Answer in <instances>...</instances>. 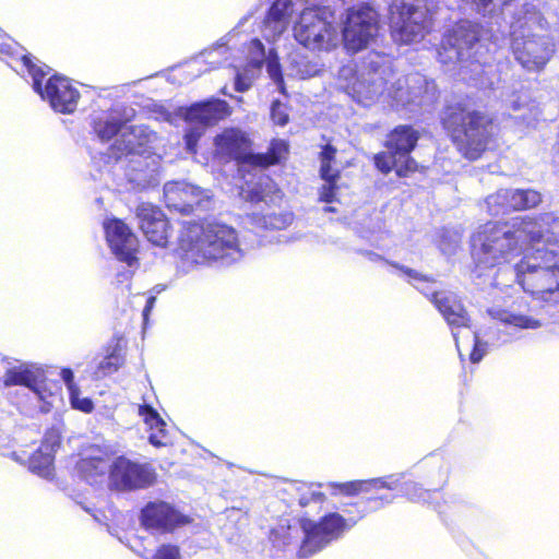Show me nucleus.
<instances>
[{
	"instance_id": "nucleus-50",
	"label": "nucleus",
	"mask_w": 559,
	"mask_h": 559,
	"mask_svg": "<svg viewBox=\"0 0 559 559\" xmlns=\"http://www.w3.org/2000/svg\"><path fill=\"white\" fill-rule=\"evenodd\" d=\"M337 179L338 178L322 179L324 183L319 189V200L321 202L334 203L338 201V186L336 185Z\"/></svg>"
},
{
	"instance_id": "nucleus-47",
	"label": "nucleus",
	"mask_w": 559,
	"mask_h": 559,
	"mask_svg": "<svg viewBox=\"0 0 559 559\" xmlns=\"http://www.w3.org/2000/svg\"><path fill=\"white\" fill-rule=\"evenodd\" d=\"M266 61V71L270 75V78L274 81V83L277 84L278 90L283 93L284 92V85H283V75L281 72V67L277 60V57L273 49L269 50L267 58H265Z\"/></svg>"
},
{
	"instance_id": "nucleus-24",
	"label": "nucleus",
	"mask_w": 559,
	"mask_h": 559,
	"mask_svg": "<svg viewBox=\"0 0 559 559\" xmlns=\"http://www.w3.org/2000/svg\"><path fill=\"white\" fill-rule=\"evenodd\" d=\"M135 117V110L132 107L122 106L104 112L93 120L95 134L104 142L111 140L123 130V126Z\"/></svg>"
},
{
	"instance_id": "nucleus-22",
	"label": "nucleus",
	"mask_w": 559,
	"mask_h": 559,
	"mask_svg": "<svg viewBox=\"0 0 559 559\" xmlns=\"http://www.w3.org/2000/svg\"><path fill=\"white\" fill-rule=\"evenodd\" d=\"M135 215L147 240L154 246L165 248L168 245L169 224L163 211L152 203H141Z\"/></svg>"
},
{
	"instance_id": "nucleus-42",
	"label": "nucleus",
	"mask_w": 559,
	"mask_h": 559,
	"mask_svg": "<svg viewBox=\"0 0 559 559\" xmlns=\"http://www.w3.org/2000/svg\"><path fill=\"white\" fill-rule=\"evenodd\" d=\"M374 164L377 168L383 173L388 174L393 168H395L396 174L400 177L406 176L412 170H406V162L399 158V155H396L394 152L390 153V150L386 152L379 153L374 156Z\"/></svg>"
},
{
	"instance_id": "nucleus-44",
	"label": "nucleus",
	"mask_w": 559,
	"mask_h": 559,
	"mask_svg": "<svg viewBox=\"0 0 559 559\" xmlns=\"http://www.w3.org/2000/svg\"><path fill=\"white\" fill-rule=\"evenodd\" d=\"M336 150L332 145H325L320 154L321 167L320 176L322 179L338 178L340 173L332 168V162L335 159Z\"/></svg>"
},
{
	"instance_id": "nucleus-8",
	"label": "nucleus",
	"mask_w": 559,
	"mask_h": 559,
	"mask_svg": "<svg viewBox=\"0 0 559 559\" xmlns=\"http://www.w3.org/2000/svg\"><path fill=\"white\" fill-rule=\"evenodd\" d=\"M22 64L33 79L34 91L47 100L55 111L71 114L76 109L80 93L68 78L51 75L43 86L41 81L51 69L48 66H38L26 55L22 57Z\"/></svg>"
},
{
	"instance_id": "nucleus-7",
	"label": "nucleus",
	"mask_w": 559,
	"mask_h": 559,
	"mask_svg": "<svg viewBox=\"0 0 559 559\" xmlns=\"http://www.w3.org/2000/svg\"><path fill=\"white\" fill-rule=\"evenodd\" d=\"M298 44L311 51H331L338 46L340 35L328 5L306 7L293 26Z\"/></svg>"
},
{
	"instance_id": "nucleus-37",
	"label": "nucleus",
	"mask_w": 559,
	"mask_h": 559,
	"mask_svg": "<svg viewBox=\"0 0 559 559\" xmlns=\"http://www.w3.org/2000/svg\"><path fill=\"white\" fill-rule=\"evenodd\" d=\"M524 218L535 221L537 223V229L540 230V237L534 241H530L531 245L544 241L547 243H554L559 246L558 216H555L552 213H544L537 217L525 216Z\"/></svg>"
},
{
	"instance_id": "nucleus-21",
	"label": "nucleus",
	"mask_w": 559,
	"mask_h": 559,
	"mask_svg": "<svg viewBox=\"0 0 559 559\" xmlns=\"http://www.w3.org/2000/svg\"><path fill=\"white\" fill-rule=\"evenodd\" d=\"M141 521L146 528L166 533L189 523V518L165 501H154L142 509Z\"/></svg>"
},
{
	"instance_id": "nucleus-17",
	"label": "nucleus",
	"mask_w": 559,
	"mask_h": 559,
	"mask_svg": "<svg viewBox=\"0 0 559 559\" xmlns=\"http://www.w3.org/2000/svg\"><path fill=\"white\" fill-rule=\"evenodd\" d=\"M46 377L45 371L37 365L33 364H19L8 368L3 376V384L5 386L24 385L32 390L35 395L50 406L56 399L55 395L46 390ZM45 412L48 411L46 406H43Z\"/></svg>"
},
{
	"instance_id": "nucleus-55",
	"label": "nucleus",
	"mask_w": 559,
	"mask_h": 559,
	"mask_svg": "<svg viewBox=\"0 0 559 559\" xmlns=\"http://www.w3.org/2000/svg\"><path fill=\"white\" fill-rule=\"evenodd\" d=\"M61 378L66 382L69 392H71L72 389H78L73 383V372L70 369H62Z\"/></svg>"
},
{
	"instance_id": "nucleus-57",
	"label": "nucleus",
	"mask_w": 559,
	"mask_h": 559,
	"mask_svg": "<svg viewBox=\"0 0 559 559\" xmlns=\"http://www.w3.org/2000/svg\"><path fill=\"white\" fill-rule=\"evenodd\" d=\"M155 301H156V298L154 296H151V297L147 298L146 305H145V307L143 309V318H144V320H147L148 313L152 310V308L154 307Z\"/></svg>"
},
{
	"instance_id": "nucleus-31",
	"label": "nucleus",
	"mask_w": 559,
	"mask_h": 559,
	"mask_svg": "<svg viewBox=\"0 0 559 559\" xmlns=\"http://www.w3.org/2000/svg\"><path fill=\"white\" fill-rule=\"evenodd\" d=\"M59 445V436L56 432L47 433L40 448L28 460L29 471L43 478H50L53 475V453Z\"/></svg>"
},
{
	"instance_id": "nucleus-49",
	"label": "nucleus",
	"mask_w": 559,
	"mask_h": 559,
	"mask_svg": "<svg viewBox=\"0 0 559 559\" xmlns=\"http://www.w3.org/2000/svg\"><path fill=\"white\" fill-rule=\"evenodd\" d=\"M404 493L413 502H428L431 497L429 490L423 489L417 483L407 481L403 486Z\"/></svg>"
},
{
	"instance_id": "nucleus-28",
	"label": "nucleus",
	"mask_w": 559,
	"mask_h": 559,
	"mask_svg": "<svg viewBox=\"0 0 559 559\" xmlns=\"http://www.w3.org/2000/svg\"><path fill=\"white\" fill-rule=\"evenodd\" d=\"M418 141L417 132L408 126L395 128L388 136L386 148L390 153L399 155L400 159L406 162V170H416V162L409 157V153Z\"/></svg>"
},
{
	"instance_id": "nucleus-36",
	"label": "nucleus",
	"mask_w": 559,
	"mask_h": 559,
	"mask_svg": "<svg viewBox=\"0 0 559 559\" xmlns=\"http://www.w3.org/2000/svg\"><path fill=\"white\" fill-rule=\"evenodd\" d=\"M320 487L321 485L294 483L290 490L295 492L301 508L309 507L311 511H318L325 500L324 493L319 490Z\"/></svg>"
},
{
	"instance_id": "nucleus-2",
	"label": "nucleus",
	"mask_w": 559,
	"mask_h": 559,
	"mask_svg": "<svg viewBox=\"0 0 559 559\" xmlns=\"http://www.w3.org/2000/svg\"><path fill=\"white\" fill-rule=\"evenodd\" d=\"M177 253L185 271L197 265H231L243 258L235 228L219 222L185 224L178 236Z\"/></svg>"
},
{
	"instance_id": "nucleus-35",
	"label": "nucleus",
	"mask_w": 559,
	"mask_h": 559,
	"mask_svg": "<svg viewBox=\"0 0 559 559\" xmlns=\"http://www.w3.org/2000/svg\"><path fill=\"white\" fill-rule=\"evenodd\" d=\"M139 415L152 430L148 437L150 442L155 447L167 445L169 443V438L165 428L166 424L158 413L150 405H141L139 407Z\"/></svg>"
},
{
	"instance_id": "nucleus-11",
	"label": "nucleus",
	"mask_w": 559,
	"mask_h": 559,
	"mask_svg": "<svg viewBox=\"0 0 559 559\" xmlns=\"http://www.w3.org/2000/svg\"><path fill=\"white\" fill-rule=\"evenodd\" d=\"M391 266L400 270L404 275L409 278V282L416 289L423 293L425 296L430 297V300L435 304L439 312L442 314L444 320L450 326L454 328H467L468 317L461 304L457 296L451 292H435L428 288V280L421 276L416 271L400 265L397 263L388 262Z\"/></svg>"
},
{
	"instance_id": "nucleus-59",
	"label": "nucleus",
	"mask_w": 559,
	"mask_h": 559,
	"mask_svg": "<svg viewBox=\"0 0 559 559\" xmlns=\"http://www.w3.org/2000/svg\"><path fill=\"white\" fill-rule=\"evenodd\" d=\"M307 7L325 5L324 0H301Z\"/></svg>"
},
{
	"instance_id": "nucleus-54",
	"label": "nucleus",
	"mask_w": 559,
	"mask_h": 559,
	"mask_svg": "<svg viewBox=\"0 0 559 559\" xmlns=\"http://www.w3.org/2000/svg\"><path fill=\"white\" fill-rule=\"evenodd\" d=\"M154 559H180L179 548L173 545H163Z\"/></svg>"
},
{
	"instance_id": "nucleus-33",
	"label": "nucleus",
	"mask_w": 559,
	"mask_h": 559,
	"mask_svg": "<svg viewBox=\"0 0 559 559\" xmlns=\"http://www.w3.org/2000/svg\"><path fill=\"white\" fill-rule=\"evenodd\" d=\"M235 36L236 34H229L226 43L217 44L216 46L201 52L188 64V68L191 69L190 73L193 74V76L200 75L202 72L201 66L203 64L210 66V68L205 69L204 72L223 64H228L236 68L233 62H227V55L231 49L229 43L234 39Z\"/></svg>"
},
{
	"instance_id": "nucleus-13",
	"label": "nucleus",
	"mask_w": 559,
	"mask_h": 559,
	"mask_svg": "<svg viewBox=\"0 0 559 559\" xmlns=\"http://www.w3.org/2000/svg\"><path fill=\"white\" fill-rule=\"evenodd\" d=\"M155 481V472L150 464L139 463L126 456H117L110 463L108 487L116 491L144 489Z\"/></svg>"
},
{
	"instance_id": "nucleus-53",
	"label": "nucleus",
	"mask_w": 559,
	"mask_h": 559,
	"mask_svg": "<svg viewBox=\"0 0 559 559\" xmlns=\"http://www.w3.org/2000/svg\"><path fill=\"white\" fill-rule=\"evenodd\" d=\"M70 401L73 408L90 413L93 409V402L87 397H81L79 389H72Z\"/></svg>"
},
{
	"instance_id": "nucleus-41",
	"label": "nucleus",
	"mask_w": 559,
	"mask_h": 559,
	"mask_svg": "<svg viewBox=\"0 0 559 559\" xmlns=\"http://www.w3.org/2000/svg\"><path fill=\"white\" fill-rule=\"evenodd\" d=\"M300 530L292 526L289 520H281L277 526L272 528L270 539L274 547L282 548L299 537Z\"/></svg>"
},
{
	"instance_id": "nucleus-56",
	"label": "nucleus",
	"mask_w": 559,
	"mask_h": 559,
	"mask_svg": "<svg viewBox=\"0 0 559 559\" xmlns=\"http://www.w3.org/2000/svg\"><path fill=\"white\" fill-rule=\"evenodd\" d=\"M369 500L374 501V502L380 501L381 502L380 504L383 506V504L392 503L394 500V497L393 496H371L369 498Z\"/></svg>"
},
{
	"instance_id": "nucleus-12",
	"label": "nucleus",
	"mask_w": 559,
	"mask_h": 559,
	"mask_svg": "<svg viewBox=\"0 0 559 559\" xmlns=\"http://www.w3.org/2000/svg\"><path fill=\"white\" fill-rule=\"evenodd\" d=\"M299 523L304 534L300 556L306 557L321 550L333 539L338 538L345 530L354 526L356 521L346 520L338 513H330L319 523L307 518L300 519Z\"/></svg>"
},
{
	"instance_id": "nucleus-52",
	"label": "nucleus",
	"mask_w": 559,
	"mask_h": 559,
	"mask_svg": "<svg viewBox=\"0 0 559 559\" xmlns=\"http://www.w3.org/2000/svg\"><path fill=\"white\" fill-rule=\"evenodd\" d=\"M271 118L274 123L285 126L288 122L287 107L278 100H274L271 106Z\"/></svg>"
},
{
	"instance_id": "nucleus-4",
	"label": "nucleus",
	"mask_w": 559,
	"mask_h": 559,
	"mask_svg": "<svg viewBox=\"0 0 559 559\" xmlns=\"http://www.w3.org/2000/svg\"><path fill=\"white\" fill-rule=\"evenodd\" d=\"M547 21L535 5L524 4L511 24V51L518 63L528 72L543 71L556 52L554 39L538 31Z\"/></svg>"
},
{
	"instance_id": "nucleus-10",
	"label": "nucleus",
	"mask_w": 559,
	"mask_h": 559,
	"mask_svg": "<svg viewBox=\"0 0 559 559\" xmlns=\"http://www.w3.org/2000/svg\"><path fill=\"white\" fill-rule=\"evenodd\" d=\"M384 76L378 71L359 72L354 62L342 66L337 73L338 87L362 106H370L383 94Z\"/></svg>"
},
{
	"instance_id": "nucleus-60",
	"label": "nucleus",
	"mask_w": 559,
	"mask_h": 559,
	"mask_svg": "<svg viewBox=\"0 0 559 559\" xmlns=\"http://www.w3.org/2000/svg\"><path fill=\"white\" fill-rule=\"evenodd\" d=\"M452 334H453V337H454V341H455V344H456V348L460 353V355H462V352H461V345H460V342H459V335L455 331H452Z\"/></svg>"
},
{
	"instance_id": "nucleus-5",
	"label": "nucleus",
	"mask_w": 559,
	"mask_h": 559,
	"mask_svg": "<svg viewBox=\"0 0 559 559\" xmlns=\"http://www.w3.org/2000/svg\"><path fill=\"white\" fill-rule=\"evenodd\" d=\"M440 0H392L389 7L393 40L409 45L421 41L436 26Z\"/></svg>"
},
{
	"instance_id": "nucleus-29",
	"label": "nucleus",
	"mask_w": 559,
	"mask_h": 559,
	"mask_svg": "<svg viewBox=\"0 0 559 559\" xmlns=\"http://www.w3.org/2000/svg\"><path fill=\"white\" fill-rule=\"evenodd\" d=\"M489 313L493 319L522 330H537L556 323L555 320L527 313L513 307L509 309H492Z\"/></svg>"
},
{
	"instance_id": "nucleus-30",
	"label": "nucleus",
	"mask_w": 559,
	"mask_h": 559,
	"mask_svg": "<svg viewBox=\"0 0 559 559\" xmlns=\"http://www.w3.org/2000/svg\"><path fill=\"white\" fill-rule=\"evenodd\" d=\"M292 11V0H275L272 3L262 28L263 37L267 41H275L286 31Z\"/></svg>"
},
{
	"instance_id": "nucleus-40",
	"label": "nucleus",
	"mask_w": 559,
	"mask_h": 559,
	"mask_svg": "<svg viewBox=\"0 0 559 559\" xmlns=\"http://www.w3.org/2000/svg\"><path fill=\"white\" fill-rule=\"evenodd\" d=\"M513 211H525L542 203V193L534 189H510Z\"/></svg>"
},
{
	"instance_id": "nucleus-26",
	"label": "nucleus",
	"mask_w": 559,
	"mask_h": 559,
	"mask_svg": "<svg viewBox=\"0 0 559 559\" xmlns=\"http://www.w3.org/2000/svg\"><path fill=\"white\" fill-rule=\"evenodd\" d=\"M401 480L400 476L389 475L368 480H353L347 483H331L328 486L333 495L356 496L359 493L377 492L380 489L394 490Z\"/></svg>"
},
{
	"instance_id": "nucleus-18",
	"label": "nucleus",
	"mask_w": 559,
	"mask_h": 559,
	"mask_svg": "<svg viewBox=\"0 0 559 559\" xmlns=\"http://www.w3.org/2000/svg\"><path fill=\"white\" fill-rule=\"evenodd\" d=\"M122 163L126 178L134 188L144 190L159 183V155L147 152L130 157Z\"/></svg>"
},
{
	"instance_id": "nucleus-32",
	"label": "nucleus",
	"mask_w": 559,
	"mask_h": 559,
	"mask_svg": "<svg viewBox=\"0 0 559 559\" xmlns=\"http://www.w3.org/2000/svg\"><path fill=\"white\" fill-rule=\"evenodd\" d=\"M246 49L247 67L242 72L237 71L236 74L235 87L238 92L249 90L255 73L260 71L266 58L264 46L258 38L251 39Z\"/></svg>"
},
{
	"instance_id": "nucleus-38",
	"label": "nucleus",
	"mask_w": 559,
	"mask_h": 559,
	"mask_svg": "<svg viewBox=\"0 0 559 559\" xmlns=\"http://www.w3.org/2000/svg\"><path fill=\"white\" fill-rule=\"evenodd\" d=\"M287 71L288 75L305 80L317 75L321 71V66L318 61L311 60L307 56L293 53L289 57Z\"/></svg>"
},
{
	"instance_id": "nucleus-58",
	"label": "nucleus",
	"mask_w": 559,
	"mask_h": 559,
	"mask_svg": "<svg viewBox=\"0 0 559 559\" xmlns=\"http://www.w3.org/2000/svg\"><path fill=\"white\" fill-rule=\"evenodd\" d=\"M359 252L371 262H378V261L383 260V258L380 254L372 252V251H359Z\"/></svg>"
},
{
	"instance_id": "nucleus-6",
	"label": "nucleus",
	"mask_w": 559,
	"mask_h": 559,
	"mask_svg": "<svg viewBox=\"0 0 559 559\" xmlns=\"http://www.w3.org/2000/svg\"><path fill=\"white\" fill-rule=\"evenodd\" d=\"M443 126L459 151L468 159H477L480 156L491 133V122L487 116L461 105L447 109Z\"/></svg>"
},
{
	"instance_id": "nucleus-43",
	"label": "nucleus",
	"mask_w": 559,
	"mask_h": 559,
	"mask_svg": "<svg viewBox=\"0 0 559 559\" xmlns=\"http://www.w3.org/2000/svg\"><path fill=\"white\" fill-rule=\"evenodd\" d=\"M487 212L490 215L507 214L513 211L511 206L510 189H500L488 195L485 200Z\"/></svg>"
},
{
	"instance_id": "nucleus-25",
	"label": "nucleus",
	"mask_w": 559,
	"mask_h": 559,
	"mask_svg": "<svg viewBox=\"0 0 559 559\" xmlns=\"http://www.w3.org/2000/svg\"><path fill=\"white\" fill-rule=\"evenodd\" d=\"M503 103L513 114L523 111L520 115H515V118L522 120L527 127L533 126L539 115L538 106L531 100L528 92L524 90L522 85L507 87L502 94Z\"/></svg>"
},
{
	"instance_id": "nucleus-51",
	"label": "nucleus",
	"mask_w": 559,
	"mask_h": 559,
	"mask_svg": "<svg viewBox=\"0 0 559 559\" xmlns=\"http://www.w3.org/2000/svg\"><path fill=\"white\" fill-rule=\"evenodd\" d=\"M481 336H486V333L480 331L473 332L474 347L469 355L472 362H479L487 353V343L481 341Z\"/></svg>"
},
{
	"instance_id": "nucleus-1",
	"label": "nucleus",
	"mask_w": 559,
	"mask_h": 559,
	"mask_svg": "<svg viewBox=\"0 0 559 559\" xmlns=\"http://www.w3.org/2000/svg\"><path fill=\"white\" fill-rule=\"evenodd\" d=\"M535 221L515 217L488 222L472 236V254L478 265L492 267L509 263L524 252L512 269L524 292L543 300L559 299V253L546 248L530 249V241L540 237Z\"/></svg>"
},
{
	"instance_id": "nucleus-45",
	"label": "nucleus",
	"mask_w": 559,
	"mask_h": 559,
	"mask_svg": "<svg viewBox=\"0 0 559 559\" xmlns=\"http://www.w3.org/2000/svg\"><path fill=\"white\" fill-rule=\"evenodd\" d=\"M123 361H124L123 358L119 354L112 353V354L104 357L99 361L97 369L95 371V376L97 378H103L108 374H111V373L116 372L123 365Z\"/></svg>"
},
{
	"instance_id": "nucleus-16",
	"label": "nucleus",
	"mask_w": 559,
	"mask_h": 559,
	"mask_svg": "<svg viewBox=\"0 0 559 559\" xmlns=\"http://www.w3.org/2000/svg\"><path fill=\"white\" fill-rule=\"evenodd\" d=\"M157 134L145 126H131L123 128L108 150L109 158L115 162H123L135 155L151 152V144L155 142Z\"/></svg>"
},
{
	"instance_id": "nucleus-46",
	"label": "nucleus",
	"mask_w": 559,
	"mask_h": 559,
	"mask_svg": "<svg viewBox=\"0 0 559 559\" xmlns=\"http://www.w3.org/2000/svg\"><path fill=\"white\" fill-rule=\"evenodd\" d=\"M293 222L292 213H270L263 216V225L265 228L283 229Z\"/></svg>"
},
{
	"instance_id": "nucleus-9",
	"label": "nucleus",
	"mask_w": 559,
	"mask_h": 559,
	"mask_svg": "<svg viewBox=\"0 0 559 559\" xmlns=\"http://www.w3.org/2000/svg\"><path fill=\"white\" fill-rule=\"evenodd\" d=\"M385 84L384 80L383 94L379 99L383 98L396 109L415 111L417 108L432 104L438 97L436 83L418 72L396 79L388 88Z\"/></svg>"
},
{
	"instance_id": "nucleus-27",
	"label": "nucleus",
	"mask_w": 559,
	"mask_h": 559,
	"mask_svg": "<svg viewBox=\"0 0 559 559\" xmlns=\"http://www.w3.org/2000/svg\"><path fill=\"white\" fill-rule=\"evenodd\" d=\"M110 455L102 449H93L76 465L78 473L90 484H103L108 480L111 463Z\"/></svg>"
},
{
	"instance_id": "nucleus-20",
	"label": "nucleus",
	"mask_w": 559,
	"mask_h": 559,
	"mask_svg": "<svg viewBox=\"0 0 559 559\" xmlns=\"http://www.w3.org/2000/svg\"><path fill=\"white\" fill-rule=\"evenodd\" d=\"M106 240L116 258L129 266L136 261L138 238L120 219L112 218L104 223Z\"/></svg>"
},
{
	"instance_id": "nucleus-15",
	"label": "nucleus",
	"mask_w": 559,
	"mask_h": 559,
	"mask_svg": "<svg viewBox=\"0 0 559 559\" xmlns=\"http://www.w3.org/2000/svg\"><path fill=\"white\" fill-rule=\"evenodd\" d=\"M164 197L168 207L182 214L207 211L212 204L210 190L201 189L186 181H171L164 186Z\"/></svg>"
},
{
	"instance_id": "nucleus-19",
	"label": "nucleus",
	"mask_w": 559,
	"mask_h": 559,
	"mask_svg": "<svg viewBox=\"0 0 559 559\" xmlns=\"http://www.w3.org/2000/svg\"><path fill=\"white\" fill-rule=\"evenodd\" d=\"M215 155L224 160H237L242 167L251 166V143L245 132L236 128L225 129L214 139Z\"/></svg>"
},
{
	"instance_id": "nucleus-34",
	"label": "nucleus",
	"mask_w": 559,
	"mask_h": 559,
	"mask_svg": "<svg viewBox=\"0 0 559 559\" xmlns=\"http://www.w3.org/2000/svg\"><path fill=\"white\" fill-rule=\"evenodd\" d=\"M241 195L245 200L258 202H275L281 199V191L277 189L275 182L267 176H260L254 185L246 183L241 189Z\"/></svg>"
},
{
	"instance_id": "nucleus-48",
	"label": "nucleus",
	"mask_w": 559,
	"mask_h": 559,
	"mask_svg": "<svg viewBox=\"0 0 559 559\" xmlns=\"http://www.w3.org/2000/svg\"><path fill=\"white\" fill-rule=\"evenodd\" d=\"M204 130L205 128L200 124L189 123L183 136L186 148L189 153L194 154L197 152L198 142L203 135Z\"/></svg>"
},
{
	"instance_id": "nucleus-39",
	"label": "nucleus",
	"mask_w": 559,
	"mask_h": 559,
	"mask_svg": "<svg viewBox=\"0 0 559 559\" xmlns=\"http://www.w3.org/2000/svg\"><path fill=\"white\" fill-rule=\"evenodd\" d=\"M288 144L284 140H273L266 154H253L251 166L265 168L278 163L287 153Z\"/></svg>"
},
{
	"instance_id": "nucleus-61",
	"label": "nucleus",
	"mask_w": 559,
	"mask_h": 559,
	"mask_svg": "<svg viewBox=\"0 0 559 559\" xmlns=\"http://www.w3.org/2000/svg\"><path fill=\"white\" fill-rule=\"evenodd\" d=\"M324 211H325V212H333V213H334V212H337V210H336L334 206H325V207H324Z\"/></svg>"
},
{
	"instance_id": "nucleus-14",
	"label": "nucleus",
	"mask_w": 559,
	"mask_h": 559,
	"mask_svg": "<svg viewBox=\"0 0 559 559\" xmlns=\"http://www.w3.org/2000/svg\"><path fill=\"white\" fill-rule=\"evenodd\" d=\"M378 14L367 5L347 11L343 28L344 45L348 50L359 51L368 46L378 33Z\"/></svg>"
},
{
	"instance_id": "nucleus-3",
	"label": "nucleus",
	"mask_w": 559,
	"mask_h": 559,
	"mask_svg": "<svg viewBox=\"0 0 559 559\" xmlns=\"http://www.w3.org/2000/svg\"><path fill=\"white\" fill-rule=\"evenodd\" d=\"M480 26L468 20L455 23L442 37L438 49L439 61L443 64H457L463 80L484 87L489 84L487 50L480 41Z\"/></svg>"
},
{
	"instance_id": "nucleus-23",
	"label": "nucleus",
	"mask_w": 559,
	"mask_h": 559,
	"mask_svg": "<svg viewBox=\"0 0 559 559\" xmlns=\"http://www.w3.org/2000/svg\"><path fill=\"white\" fill-rule=\"evenodd\" d=\"M179 112L186 122L206 128L229 116L230 108L225 100L212 98L195 103L190 107H181Z\"/></svg>"
}]
</instances>
